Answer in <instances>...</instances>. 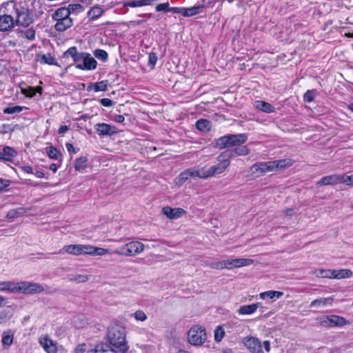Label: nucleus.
<instances>
[{"label": "nucleus", "mask_w": 353, "mask_h": 353, "mask_svg": "<svg viewBox=\"0 0 353 353\" xmlns=\"http://www.w3.org/2000/svg\"><path fill=\"white\" fill-rule=\"evenodd\" d=\"M250 170L252 174L259 176H263L268 172H272V167L270 161H259L253 164Z\"/></svg>", "instance_id": "obj_13"}, {"label": "nucleus", "mask_w": 353, "mask_h": 353, "mask_svg": "<svg viewBox=\"0 0 353 353\" xmlns=\"http://www.w3.org/2000/svg\"><path fill=\"white\" fill-rule=\"evenodd\" d=\"M97 61L91 54L88 52H85L81 63L75 65V68L82 70H93L97 68Z\"/></svg>", "instance_id": "obj_14"}, {"label": "nucleus", "mask_w": 353, "mask_h": 353, "mask_svg": "<svg viewBox=\"0 0 353 353\" xmlns=\"http://www.w3.org/2000/svg\"><path fill=\"white\" fill-rule=\"evenodd\" d=\"M203 8V6H194L190 8H185L183 12V17H192L196 15L200 12H201Z\"/></svg>", "instance_id": "obj_29"}, {"label": "nucleus", "mask_w": 353, "mask_h": 353, "mask_svg": "<svg viewBox=\"0 0 353 353\" xmlns=\"http://www.w3.org/2000/svg\"><path fill=\"white\" fill-rule=\"evenodd\" d=\"M190 176L188 173L187 170L181 172L179 176L176 179V183L178 185H182L188 179Z\"/></svg>", "instance_id": "obj_48"}, {"label": "nucleus", "mask_w": 353, "mask_h": 353, "mask_svg": "<svg viewBox=\"0 0 353 353\" xmlns=\"http://www.w3.org/2000/svg\"><path fill=\"white\" fill-rule=\"evenodd\" d=\"M323 323L328 327L343 326L346 324V320L339 316L331 315L326 316Z\"/></svg>", "instance_id": "obj_19"}, {"label": "nucleus", "mask_w": 353, "mask_h": 353, "mask_svg": "<svg viewBox=\"0 0 353 353\" xmlns=\"http://www.w3.org/2000/svg\"><path fill=\"white\" fill-rule=\"evenodd\" d=\"M89 280V276L84 274H73L70 276V281L77 283H85Z\"/></svg>", "instance_id": "obj_41"}, {"label": "nucleus", "mask_w": 353, "mask_h": 353, "mask_svg": "<svg viewBox=\"0 0 353 353\" xmlns=\"http://www.w3.org/2000/svg\"><path fill=\"white\" fill-rule=\"evenodd\" d=\"M225 260L216 262H212L208 264V266L214 270H223L224 268L226 269V265L225 264Z\"/></svg>", "instance_id": "obj_46"}, {"label": "nucleus", "mask_w": 353, "mask_h": 353, "mask_svg": "<svg viewBox=\"0 0 353 353\" xmlns=\"http://www.w3.org/2000/svg\"><path fill=\"white\" fill-rule=\"evenodd\" d=\"M144 249L145 245L143 243L140 241H132L112 251L111 253L120 256H134L143 252Z\"/></svg>", "instance_id": "obj_5"}, {"label": "nucleus", "mask_w": 353, "mask_h": 353, "mask_svg": "<svg viewBox=\"0 0 353 353\" xmlns=\"http://www.w3.org/2000/svg\"><path fill=\"white\" fill-rule=\"evenodd\" d=\"M94 130L100 137L112 136L118 132L117 128L105 123H99L94 125Z\"/></svg>", "instance_id": "obj_12"}, {"label": "nucleus", "mask_w": 353, "mask_h": 353, "mask_svg": "<svg viewBox=\"0 0 353 353\" xmlns=\"http://www.w3.org/2000/svg\"><path fill=\"white\" fill-rule=\"evenodd\" d=\"M187 171H188V173L190 177H195V176L199 177V173H198L197 169L196 170L194 168H190V169H187Z\"/></svg>", "instance_id": "obj_62"}, {"label": "nucleus", "mask_w": 353, "mask_h": 353, "mask_svg": "<svg viewBox=\"0 0 353 353\" xmlns=\"http://www.w3.org/2000/svg\"><path fill=\"white\" fill-rule=\"evenodd\" d=\"M25 37L27 39H30V40L34 39V37H35V32H34V30H31V29L27 30L25 32Z\"/></svg>", "instance_id": "obj_59"}, {"label": "nucleus", "mask_w": 353, "mask_h": 353, "mask_svg": "<svg viewBox=\"0 0 353 353\" xmlns=\"http://www.w3.org/2000/svg\"><path fill=\"white\" fill-rule=\"evenodd\" d=\"M46 153L49 158L54 160H57L59 159V157H61V153L60 151H59L54 146H49L47 147L46 149Z\"/></svg>", "instance_id": "obj_34"}, {"label": "nucleus", "mask_w": 353, "mask_h": 353, "mask_svg": "<svg viewBox=\"0 0 353 353\" xmlns=\"http://www.w3.org/2000/svg\"><path fill=\"white\" fill-rule=\"evenodd\" d=\"M343 177L342 183H345L347 185H353V174L347 176L345 174H341Z\"/></svg>", "instance_id": "obj_53"}, {"label": "nucleus", "mask_w": 353, "mask_h": 353, "mask_svg": "<svg viewBox=\"0 0 353 353\" xmlns=\"http://www.w3.org/2000/svg\"><path fill=\"white\" fill-rule=\"evenodd\" d=\"M352 276V272L349 269L337 270L336 279L350 278Z\"/></svg>", "instance_id": "obj_42"}, {"label": "nucleus", "mask_w": 353, "mask_h": 353, "mask_svg": "<svg viewBox=\"0 0 353 353\" xmlns=\"http://www.w3.org/2000/svg\"><path fill=\"white\" fill-rule=\"evenodd\" d=\"M13 130L14 129L10 124H2L0 126L1 134H6L8 133V132H12Z\"/></svg>", "instance_id": "obj_52"}, {"label": "nucleus", "mask_w": 353, "mask_h": 353, "mask_svg": "<svg viewBox=\"0 0 353 353\" xmlns=\"http://www.w3.org/2000/svg\"><path fill=\"white\" fill-rule=\"evenodd\" d=\"M8 185H9V181L0 179V191L3 190Z\"/></svg>", "instance_id": "obj_63"}, {"label": "nucleus", "mask_w": 353, "mask_h": 353, "mask_svg": "<svg viewBox=\"0 0 353 353\" xmlns=\"http://www.w3.org/2000/svg\"><path fill=\"white\" fill-rule=\"evenodd\" d=\"M185 8L183 7H170V11H172L174 13L181 14L183 16V12H184Z\"/></svg>", "instance_id": "obj_61"}, {"label": "nucleus", "mask_w": 353, "mask_h": 353, "mask_svg": "<svg viewBox=\"0 0 353 353\" xmlns=\"http://www.w3.org/2000/svg\"><path fill=\"white\" fill-rule=\"evenodd\" d=\"M88 245L71 244L65 245L59 253L67 252L74 256L88 254Z\"/></svg>", "instance_id": "obj_10"}, {"label": "nucleus", "mask_w": 353, "mask_h": 353, "mask_svg": "<svg viewBox=\"0 0 353 353\" xmlns=\"http://www.w3.org/2000/svg\"><path fill=\"white\" fill-rule=\"evenodd\" d=\"M94 55L96 58L105 62L108 60V54L106 51L101 49H97L94 51Z\"/></svg>", "instance_id": "obj_39"}, {"label": "nucleus", "mask_w": 353, "mask_h": 353, "mask_svg": "<svg viewBox=\"0 0 353 353\" xmlns=\"http://www.w3.org/2000/svg\"><path fill=\"white\" fill-rule=\"evenodd\" d=\"M97 353H116L107 343H99L95 346Z\"/></svg>", "instance_id": "obj_37"}, {"label": "nucleus", "mask_w": 353, "mask_h": 353, "mask_svg": "<svg viewBox=\"0 0 353 353\" xmlns=\"http://www.w3.org/2000/svg\"><path fill=\"white\" fill-rule=\"evenodd\" d=\"M108 337L112 345L119 347L123 352L128 350L125 341V331L123 326L114 325L110 327L108 330Z\"/></svg>", "instance_id": "obj_3"}, {"label": "nucleus", "mask_w": 353, "mask_h": 353, "mask_svg": "<svg viewBox=\"0 0 353 353\" xmlns=\"http://www.w3.org/2000/svg\"><path fill=\"white\" fill-rule=\"evenodd\" d=\"M110 251L108 249L94 247L88 245V254L91 256H103L109 254Z\"/></svg>", "instance_id": "obj_26"}, {"label": "nucleus", "mask_w": 353, "mask_h": 353, "mask_svg": "<svg viewBox=\"0 0 353 353\" xmlns=\"http://www.w3.org/2000/svg\"><path fill=\"white\" fill-rule=\"evenodd\" d=\"M14 333L11 330L3 332L1 342L5 349H8L13 343Z\"/></svg>", "instance_id": "obj_25"}, {"label": "nucleus", "mask_w": 353, "mask_h": 353, "mask_svg": "<svg viewBox=\"0 0 353 353\" xmlns=\"http://www.w3.org/2000/svg\"><path fill=\"white\" fill-rule=\"evenodd\" d=\"M39 342L46 353H57V343L53 341L48 335L41 336Z\"/></svg>", "instance_id": "obj_16"}, {"label": "nucleus", "mask_w": 353, "mask_h": 353, "mask_svg": "<svg viewBox=\"0 0 353 353\" xmlns=\"http://www.w3.org/2000/svg\"><path fill=\"white\" fill-rule=\"evenodd\" d=\"M330 270H320L317 274V276L322 278L330 279Z\"/></svg>", "instance_id": "obj_60"}, {"label": "nucleus", "mask_w": 353, "mask_h": 353, "mask_svg": "<svg viewBox=\"0 0 353 353\" xmlns=\"http://www.w3.org/2000/svg\"><path fill=\"white\" fill-rule=\"evenodd\" d=\"M260 305V303H256L251 305H242L238 310V313L241 315L252 314L256 311Z\"/></svg>", "instance_id": "obj_22"}, {"label": "nucleus", "mask_w": 353, "mask_h": 353, "mask_svg": "<svg viewBox=\"0 0 353 353\" xmlns=\"http://www.w3.org/2000/svg\"><path fill=\"white\" fill-rule=\"evenodd\" d=\"M207 335L205 329L194 326L188 333V341L194 345H201L206 340Z\"/></svg>", "instance_id": "obj_8"}, {"label": "nucleus", "mask_w": 353, "mask_h": 353, "mask_svg": "<svg viewBox=\"0 0 353 353\" xmlns=\"http://www.w3.org/2000/svg\"><path fill=\"white\" fill-rule=\"evenodd\" d=\"M88 165V159L84 157L78 158L75 161L74 168L76 171L82 172Z\"/></svg>", "instance_id": "obj_31"}, {"label": "nucleus", "mask_w": 353, "mask_h": 353, "mask_svg": "<svg viewBox=\"0 0 353 353\" xmlns=\"http://www.w3.org/2000/svg\"><path fill=\"white\" fill-rule=\"evenodd\" d=\"M100 103L104 107H110L113 105V101L108 98H103L100 100Z\"/></svg>", "instance_id": "obj_57"}, {"label": "nucleus", "mask_w": 353, "mask_h": 353, "mask_svg": "<svg viewBox=\"0 0 353 353\" xmlns=\"http://www.w3.org/2000/svg\"><path fill=\"white\" fill-rule=\"evenodd\" d=\"M333 299L332 297L320 298L315 299L310 303V307H323L332 305Z\"/></svg>", "instance_id": "obj_23"}, {"label": "nucleus", "mask_w": 353, "mask_h": 353, "mask_svg": "<svg viewBox=\"0 0 353 353\" xmlns=\"http://www.w3.org/2000/svg\"><path fill=\"white\" fill-rule=\"evenodd\" d=\"M254 107L263 112L272 113L275 111V108L270 103L263 101H256L254 103Z\"/></svg>", "instance_id": "obj_24"}, {"label": "nucleus", "mask_w": 353, "mask_h": 353, "mask_svg": "<svg viewBox=\"0 0 353 353\" xmlns=\"http://www.w3.org/2000/svg\"><path fill=\"white\" fill-rule=\"evenodd\" d=\"M162 212L163 214L170 219L179 218L185 213V211L182 208H172L169 206L163 208Z\"/></svg>", "instance_id": "obj_20"}, {"label": "nucleus", "mask_w": 353, "mask_h": 353, "mask_svg": "<svg viewBox=\"0 0 353 353\" xmlns=\"http://www.w3.org/2000/svg\"><path fill=\"white\" fill-rule=\"evenodd\" d=\"M283 295V292H282L270 290L260 293L259 296L262 299H265L266 298H269L270 299H275L281 298Z\"/></svg>", "instance_id": "obj_28"}, {"label": "nucleus", "mask_w": 353, "mask_h": 353, "mask_svg": "<svg viewBox=\"0 0 353 353\" xmlns=\"http://www.w3.org/2000/svg\"><path fill=\"white\" fill-rule=\"evenodd\" d=\"M21 212H19V210H10L8 214H7V218L8 219H15L17 218L19 214H20Z\"/></svg>", "instance_id": "obj_56"}, {"label": "nucleus", "mask_w": 353, "mask_h": 353, "mask_svg": "<svg viewBox=\"0 0 353 353\" xmlns=\"http://www.w3.org/2000/svg\"><path fill=\"white\" fill-rule=\"evenodd\" d=\"M103 12V10L99 6L92 7L88 12V16L90 19H97Z\"/></svg>", "instance_id": "obj_33"}, {"label": "nucleus", "mask_w": 353, "mask_h": 353, "mask_svg": "<svg viewBox=\"0 0 353 353\" xmlns=\"http://www.w3.org/2000/svg\"><path fill=\"white\" fill-rule=\"evenodd\" d=\"M195 125L199 130L208 132L211 128V122L207 119H201L196 122Z\"/></svg>", "instance_id": "obj_30"}, {"label": "nucleus", "mask_w": 353, "mask_h": 353, "mask_svg": "<svg viewBox=\"0 0 353 353\" xmlns=\"http://www.w3.org/2000/svg\"><path fill=\"white\" fill-rule=\"evenodd\" d=\"M83 7L79 3L69 4L66 10L68 12V15L70 17L72 14H77L83 11Z\"/></svg>", "instance_id": "obj_36"}, {"label": "nucleus", "mask_w": 353, "mask_h": 353, "mask_svg": "<svg viewBox=\"0 0 353 353\" xmlns=\"http://www.w3.org/2000/svg\"><path fill=\"white\" fill-rule=\"evenodd\" d=\"M94 91L101 92L105 91L107 90V83L105 81H101L100 82L94 83Z\"/></svg>", "instance_id": "obj_49"}, {"label": "nucleus", "mask_w": 353, "mask_h": 353, "mask_svg": "<svg viewBox=\"0 0 353 353\" xmlns=\"http://www.w3.org/2000/svg\"><path fill=\"white\" fill-rule=\"evenodd\" d=\"M317 94L314 89L307 90L303 95V99L305 102L310 103L314 101Z\"/></svg>", "instance_id": "obj_44"}, {"label": "nucleus", "mask_w": 353, "mask_h": 353, "mask_svg": "<svg viewBox=\"0 0 353 353\" xmlns=\"http://www.w3.org/2000/svg\"><path fill=\"white\" fill-rule=\"evenodd\" d=\"M85 344H79L74 350V353H84L85 352Z\"/></svg>", "instance_id": "obj_58"}, {"label": "nucleus", "mask_w": 353, "mask_h": 353, "mask_svg": "<svg viewBox=\"0 0 353 353\" xmlns=\"http://www.w3.org/2000/svg\"><path fill=\"white\" fill-rule=\"evenodd\" d=\"M0 291L16 292V283L13 281L0 282Z\"/></svg>", "instance_id": "obj_32"}, {"label": "nucleus", "mask_w": 353, "mask_h": 353, "mask_svg": "<svg viewBox=\"0 0 353 353\" xmlns=\"http://www.w3.org/2000/svg\"><path fill=\"white\" fill-rule=\"evenodd\" d=\"M228 153V151H225L220 154L217 157L218 163L209 168L212 176L222 174L230 166V159L233 157V154Z\"/></svg>", "instance_id": "obj_6"}, {"label": "nucleus", "mask_w": 353, "mask_h": 353, "mask_svg": "<svg viewBox=\"0 0 353 353\" xmlns=\"http://www.w3.org/2000/svg\"><path fill=\"white\" fill-rule=\"evenodd\" d=\"M17 154V153L14 149L10 146H5L3 148L2 154L3 161H11Z\"/></svg>", "instance_id": "obj_27"}, {"label": "nucleus", "mask_w": 353, "mask_h": 353, "mask_svg": "<svg viewBox=\"0 0 353 353\" xmlns=\"http://www.w3.org/2000/svg\"><path fill=\"white\" fill-rule=\"evenodd\" d=\"M23 108H26L23 107V106H20V105L7 107L3 110V113L8 114L19 113V112H21Z\"/></svg>", "instance_id": "obj_43"}, {"label": "nucleus", "mask_w": 353, "mask_h": 353, "mask_svg": "<svg viewBox=\"0 0 353 353\" xmlns=\"http://www.w3.org/2000/svg\"><path fill=\"white\" fill-rule=\"evenodd\" d=\"M225 336V331L221 326H218L214 330V340L220 342Z\"/></svg>", "instance_id": "obj_47"}, {"label": "nucleus", "mask_w": 353, "mask_h": 353, "mask_svg": "<svg viewBox=\"0 0 353 353\" xmlns=\"http://www.w3.org/2000/svg\"><path fill=\"white\" fill-rule=\"evenodd\" d=\"M199 178L208 179L212 177L209 168L203 167L198 168Z\"/></svg>", "instance_id": "obj_45"}, {"label": "nucleus", "mask_w": 353, "mask_h": 353, "mask_svg": "<svg viewBox=\"0 0 353 353\" xmlns=\"http://www.w3.org/2000/svg\"><path fill=\"white\" fill-rule=\"evenodd\" d=\"M250 153V149L246 145H241L239 146L236 147L234 150L230 152V154H234L238 156H246Z\"/></svg>", "instance_id": "obj_35"}, {"label": "nucleus", "mask_w": 353, "mask_h": 353, "mask_svg": "<svg viewBox=\"0 0 353 353\" xmlns=\"http://www.w3.org/2000/svg\"><path fill=\"white\" fill-rule=\"evenodd\" d=\"M125 7H141L140 0L139 1H130L124 3Z\"/></svg>", "instance_id": "obj_55"}, {"label": "nucleus", "mask_w": 353, "mask_h": 353, "mask_svg": "<svg viewBox=\"0 0 353 353\" xmlns=\"http://www.w3.org/2000/svg\"><path fill=\"white\" fill-rule=\"evenodd\" d=\"M12 316V312L10 310H1L0 312V324L6 323L11 319Z\"/></svg>", "instance_id": "obj_40"}, {"label": "nucleus", "mask_w": 353, "mask_h": 353, "mask_svg": "<svg viewBox=\"0 0 353 353\" xmlns=\"http://www.w3.org/2000/svg\"><path fill=\"white\" fill-rule=\"evenodd\" d=\"M52 19L56 23L54 28L56 31L62 32L73 26V19L68 15L66 8H58L52 14Z\"/></svg>", "instance_id": "obj_4"}, {"label": "nucleus", "mask_w": 353, "mask_h": 353, "mask_svg": "<svg viewBox=\"0 0 353 353\" xmlns=\"http://www.w3.org/2000/svg\"><path fill=\"white\" fill-rule=\"evenodd\" d=\"M254 261L251 259H229L225 260V264L226 269L231 270L233 268H238L243 266H248L252 265Z\"/></svg>", "instance_id": "obj_15"}, {"label": "nucleus", "mask_w": 353, "mask_h": 353, "mask_svg": "<svg viewBox=\"0 0 353 353\" xmlns=\"http://www.w3.org/2000/svg\"><path fill=\"white\" fill-rule=\"evenodd\" d=\"M85 54V52H79L76 46L69 48L64 53L63 57L68 58L71 57L75 65L81 63L83 58Z\"/></svg>", "instance_id": "obj_17"}, {"label": "nucleus", "mask_w": 353, "mask_h": 353, "mask_svg": "<svg viewBox=\"0 0 353 353\" xmlns=\"http://www.w3.org/2000/svg\"><path fill=\"white\" fill-rule=\"evenodd\" d=\"M155 10L157 12H168L170 11V4L168 2L158 4Z\"/></svg>", "instance_id": "obj_50"}, {"label": "nucleus", "mask_w": 353, "mask_h": 353, "mask_svg": "<svg viewBox=\"0 0 353 353\" xmlns=\"http://www.w3.org/2000/svg\"><path fill=\"white\" fill-rule=\"evenodd\" d=\"M248 134L245 133L237 134H226L215 140V145L220 150L234 148L243 145L248 140Z\"/></svg>", "instance_id": "obj_2"}, {"label": "nucleus", "mask_w": 353, "mask_h": 353, "mask_svg": "<svg viewBox=\"0 0 353 353\" xmlns=\"http://www.w3.org/2000/svg\"><path fill=\"white\" fill-rule=\"evenodd\" d=\"M343 177L341 174H332L322 177L317 183V185H335L342 183Z\"/></svg>", "instance_id": "obj_18"}, {"label": "nucleus", "mask_w": 353, "mask_h": 353, "mask_svg": "<svg viewBox=\"0 0 353 353\" xmlns=\"http://www.w3.org/2000/svg\"><path fill=\"white\" fill-rule=\"evenodd\" d=\"M243 345L251 353H264L261 341L254 336H246L243 339Z\"/></svg>", "instance_id": "obj_9"}, {"label": "nucleus", "mask_w": 353, "mask_h": 353, "mask_svg": "<svg viewBox=\"0 0 353 353\" xmlns=\"http://www.w3.org/2000/svg\"><path fill=\"white\" fill-rule=\"evenodd\" d=\"M7 13L0 15V31L10 30L14 26V19L12 16V11L6 8Z\"/></svg>", "instance_id": "obj_11"}, {"label": "nucleus", "mask_w": 353, "mask_h": 353, "mask_svg": "<svg viewBox=\"0 0 353 353\" xmlns=\"http://www.w3.org/2000/svg\"><path fill=\"white\" fill-rule=\"evenodd\" d=\"M41 61L48 65H58L56 59L50 54H44L41 56Z\"/></svg>", "instance_id": "obj_38"}, {"label": "nucleus", "mask_w": 353, "mask_h": 353, "mask_svg": "<svg viewBox=\"0 0 353 353\" xmlns=\"http://www.w3.org/2000/svg\"><path fill=\"white\" fill-rule=\"evenodd\" d=\"M66 148L70 153H77V150L74 148L72 143H67L65 144Z\"/></svg>", "instance_id": "obj_64"}, {"label": "nucleus", "mask_w": 353, "mask_h": 353, "mask_svg": "<svg viewBox=\"0 0 353 353\" xmlns=\"http://www.w3.org/2000/svg\"><path fill=\"white\" fill-rule=\"evenodd\" d=\"M43 287L37 283L21 281L16 283V292L25 294H35L43 292Z\"/></svg>", "instance_id": "obj_7"}, {"label": "nucleus", "mask_w": 353, "mask_h": 353, "mask_svg": "<svg viewBox=\"0 0 353 353\" xmlns=\"http://www.w3.org/2000/svg\"><path fill=\"white\" fill-rule=\"evenodd\" d=\"M134 316L137 321H144L147 319V316L142 310H137L134 313Z\"/></svg>", "instance_id": "obj_51"}, {"label": "nucleus", "mask_w": 353, "mask_h": 353, "mask_svg": "<svg viewBox=\"0 0 353 353\" xmlns=\"http://www.w3.org/2000/svg\"><path fill=\"white\" fill-rule=\"evenodd\" d=\"M6 5L12 6V16L14 19L15 25L27 27L32 23L33 19L29 10L22 3L17 4L11 1L6 3Z\"/></svg>", "instance_id": "obj_1"}, {"label": "nucleus", "mask_w": 353, "mask_h": 353, "mask_svg": "<svg viewBox=\"0 0 353 353\" xmlns=\"http://www.w3.org/2000/svg\"><path fill=\"white\" fill-rule=\"evenodd\" d=\"M157 61V57L155 53L151 52L148 56V63L154 65Z\"/></svg>", "instance_id": "obj_54"}, {"label": "nucleus", "mask_w": 353, "mask_h": 353, "mask_svg": "<svg viewBox=\"0 0 353 353\" xmlns=\"http://www.w3.org/2000/svg\"><path fill=\"white\" fill-rule=\"evenodd\" d=\"M272 171L280 170L292 165V161L289 159L270 161Z\"/></svg>", "instance_id": "obj_21"}]
</instances>
